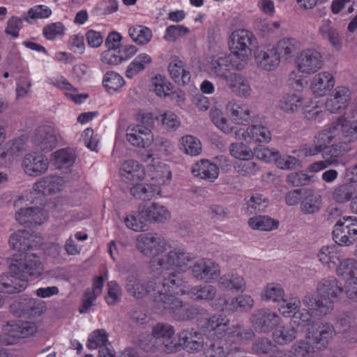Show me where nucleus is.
Listing matches in <instances>:
<instances>
[{"label":"nucleus","mask_w":357,"mask_h":357,"mask_svg":"<svg viewBox=\"0 0 357 357\" xmlns=\"http://www.w3.org/2000/svg\"><path fill=\"white\" fill-rule=\"evenodd\" d=\"M52 15L51 9L45 5H37L31 8L25 14L23 20L32 24L38 19H45Z\"/></svg>","instance_id":"60"},{"label":"nucleus","mask_w":357,"mask_h":357,"mask_svg":"<svg viewBox=\"0 0 357 357\" xmlns=\"http://www.w3.org/2000/svg\"><path fill=\"white\" fill-rule=\"evenodd\" d=\"M192 173L195 176L213 182L219 175V168L208 160H201L192 166Z\"/></svg>","instance_id":"29"},{"label":"nucleus","mask_w":357,"mask_h":357,"mask_svg":"<svg viewBox=\"0 0 357 357\" xmlns=\"http://www.w3.org/2000/svg\"><path fill=\"white\" fill-rule=\"evenodd\" d=\"M353 146H349L348 144L340 142L337 144L328 146L323 151L322 156L331 166H337L339 164V157L350 151Z\"/></svg>","instance_id":"37"},{"label":"nucleus","mask_w":357,"mask_h":357,"mask_svg":"<svg viewBox=\"0 0 357 357\" xmlns=\"http://www.w3.org/2000/svg\"><path fill=\"white\" fill-rule=\"evenodd\" d=\"M182 273L174 269L168 271L167 273L162 275H154L155 277H162L164 278L162 286L160 283L158 284V288L156 289L157 296L160 295V292L165 293L166 295L187 294V282L178 276V273Z\"/></svg>","instance_id":"10"},{"label":"nucleus","mask_w":357,"mask_h":357,"mask_svg":"<svg viewBox=\"0 0 357 357\" xmlns=\"http://www.w3.org/2000/svg\"><path fill=\"white\" fill-rule=\"evenodd\" d=\"M334 226L333 238L339 245L348 246L357 240V218L344 217Z\"/></svg>","instance_id":"7"},{"label":"nucleus","mask_w":357,"mask_h":357,"mask_svg":"<svg viewBox=\"0 0 357 357\" xmlns=\"http://www.w3.org/2000/svg\"><path fill=\"white\" fill-rule=\"evenodd\" d=\"M216 294V287L208 284L195 285L188 290L187 292L188 297L194 301H205L210 302L215 298Z\"/></svg>","instance_id":"34"},{"label":"nucleus","mask_w":357,"mask_h":357,"mask_svg":"<svg viewBox=\"0 0 357 357\" xmlns=\"http://www.w3.org/2000/svg\"><path fill=\"white\" fill-rule=\"evenodd\" d=\"M138 213L144 221L149 223H163L171 218V212L156 202L139 206Z\"/></svg>","instance_id":"16"},{"label":"nucleus","mask_w":357,"mask_h":357,"mask_svg":"<svg viewBox=\"0 0 357 357\" xmlns=\"http://www.w3.org/2000/svg\"><path fill=\"white\" fill-rule=\"evenodd\" d=\"M319 261L328 268H335L337 256V246L335 245L322 246L317 254Z\"/></svg>","instance_id":"43"},{"label":"nucleus","mask_w":357,"mask_h":357,"mask_svg":"<svg viewBox=\"0 0 357 357\" xmlns=\"http://www.w3.org/2000/svg\"><path fill=\"white\" fill-rule=\"evenodd\" d=\"M155 118L151 113L142 115L141 123L132 124L126 130V139L130 144L137 148H146L153 142L152 128L154 127Z\"/></svg>","instance_id":"5"},{"label":"nucleus","mask_w":357,"mask_h":357,"mask_svg":"<svg viewBox=\"0 0 357 357\" xmlns=\"http://www.w3.org/2000/svg\"><path fill=\"white\" fill-rule=\"evenodd\" d=\"M261 297L266 301L274 303L284 301V291L279 284L269 283L264 288Z\"/></svg>","instance_id":"51"},{"label":"nucleus","mask_w":357,"mask_h":357,"mask_svg":"<svg viewBox=\"0 0 357 357\" xmlns=\"http://www.w3.org/2000/svg\"><path fill=\"white\" fill-rule=\"evenodd\" d=\"M234 137L237 140H243L250 143H268L271 139L270 130L264 125H252L247 128H238L234 131Z\"/></svg>","instance_id":"12"},{"label":"nucleus","mask_w":357,"mask_h":357,"mask_svg":"<svg viewBox=\"0 0 357 357\" xmlns=\"http://www.w3.org/2000/svg\"><path fill=\"white\" fill-rule=\"evenodd\" d=\"M53 84L56 87L66 91V95L75 103H82L87 98V94H77V90L66 79L61 78L56 79Z\"/></svg>","instance_id":"53"},{"label":"nucleus","mask_w":357,"mask_h":357,"mask_svg":"<svg viewBox=\"0 0 357 357\" xmlns=\"http://www.w3.org/2000/svg\"><path fill=\"white\" fill-rule=\"evenodd\" d=\"M155 307L159 310L168 312L173 319L178 321H191L199 316L204 317L206 310L194 305H183L182 301L174 295L160 292L155 298Z\"/></svg>","instance_id":"3"},{"label":"nucleus","mask_w":357,"mask_h":357,"mask_svg":"<svg viewBox=\"0 0 357 357\" xmlns=\"http://www.w3.org/2000/svg\"><path fill=\"white\" fill-rule=\"evenodd\" d=\"M152 59L150 55L146 53L139 54L136 58L128 65L126 75L128 78H132L139 73L143 71L148 65L151 63Z\"/></svg>","instance_id":"50"},{"label":"nucleus","mask_w":357,"mask_h":357,"mask_svg":"<svg viewBox=\"0 0 357 357\" xmlns=\"http://www.w3.org/2000/svg\"><path fill=\"white\" fill-rule=\"evenodd\" d=\"M31 235L26 230H18L10 235L8 243L10 248L20 253L29 252L33 245L31 243Z\"/></svg>","instance_id":"35"},{"label":"nucleus","mask_w":357,"mask_h":357,"mask_svg":"<svg viewBox=\"0 0 357 357\" xmlns=\"http://www.w3.org/2000/svg\"><path fill=\"white\" fill-rule=\"evenodd\" d=\"M317 298L307 294L302 299L303 304L313 310L317 314L324 316L332 312L334 303L343 293L341 283L335 278H324L320 280L316 287Z\"/></svg>","instance_id":"2"},{"label":"nucleus","mask_w":357,"mask_h":357,"mask_svg":"<svg viewBox=\"0 0 357 357\" xmlns=\"http://www.w3.org/2000/svg\"><path fill=\"white\" fill-rule=\"evenodd\" d=\"M65 185L64 179L58 176H48L36 181L33 189L38 194L47 195L56 193L63 190Z\"/></svg>","instance_id":"23"},{"label":"nucleus","mask_w":357,"mask_h":357,"mask_svg":"<svg viewBox=\"0 0 357 357\" xmlns=\"http://www.w3.org/2000/svg\"><path fill=\"white\" fill-rule=\"evenodd\" d=\"M22 167L27 175L38 176L47 172L49 162L45 155L33 152L25 155Z\"/></svg>","instance_id":"18"},{"label":"nucleus","mask_w":357,"mask_h":357,"mask_svg":"<svg viewBox=\"0 0 357 357\" xmlns=\"http://www.w3.org/2000/svg\"><path fill=\"white\" fill-rule=\"evenodd\" d=\"M120 174L125 182L135 184L144 178L145 172L144 167L138 162L130 160L122 164Z\"/></svg>","instance_id":"24"},{"label":"nucleus","mask_w":357,"mask_h":357,"mask_svg":"<svg viewBox=\"0 0 357 357\" xmlns=\"http://www.w3.org/2000/svg\"><path fill=\"white\" fill-rule=\"evenodd\" d=\"M268 206V199L261 194H255L246 200L245 211L253 214L264 211Z\"/></svg>","instance_id":"58"},{"label":"nucleus","mask_w":357,"mask_h":357,"mask_svg":"<svg viewBox=\"0 0 357 357\" xmlns=\"http://www.w3.org/2000/svg\"><path fill=\"white\" fill-rule=\"evenodd\" d=\"M301 43L295 38H283L280 40L275 48L279 56L289 59L300 49Z\"/></svg>","instance_id":"49"},{"label":"nucleus","mask_w":357,"mask_h":357,"mask_svg":"<svg viewBox=\"0 0 357 357\" xmlns=\"http://www.w3.org/2000/svg\"><path fill=\"white\" fill-rule=\"evenodd\" d=\"M158 284L154 280L143 281L137 275L131 274L126 278V289L128 293L135 298H142L147 294L155 298L157 296Z\"/></svg>","instance_id":"13"},{"label":"nucleus","mask_w":357,"mask_h":357,"mask_svg":"<svg viewBox=\"0 0 357 357\" xmlns=\"http://www.w3.org/2000/svg\"><path fill=\"white\" fill-rule=\"evenodd\" d=\"M255 59L258 67L266 71L274 70L280 64V59L274 46H264L255 52Z\"/></svg>","instance_id":"19"},{"label":"nucleus","mask_w":357,"mask_h":357,"mask_svg":"<svg viewBox=\"0 0 357 357\" xmlns=\"http://www.w3.org/2000/svg\"><path fill=\"white\" fill-rule=\"evenodd\" d=\"M231 51H238L249 55L250 47L255 40L253 34L245 29H239L234 31L230 36Z\"/></svg>","instance_id":"22"},{"label":"nucleus","mask_w":357,"mask_h":357,"mask_svg":"<svg viewBox=\"0 0 357 357\" xmlns=\"http://www.w3.org/2000/svg\"><path fill=\"white\" fill-rule=\"evenodd\" d=\"M298 70L303 74L311 75L321 68L323 58L314 49H305L300 52L296 60Z\"/></svg>","instance_id":"11"},{"label":"nucleus","mask_w":357,"mask_h":357,"mask_svg":"<svg viewBox=\"0 0 357 357\" xmlns=\"http://www.w3.org/2000/svg\"><path fill=\"white\" fill-rule=\"evenodd\" d=\"M236 172L243 176L250 177L259 172V165L251 159H245L234 166Z\"/></svg>","instance_id":"64"},{"label":"nucleus","mask_w":357,"mask_h":357,"mask_svg":"<svg viewBox=\"0 0 357 357\" xmlns=\"http://www.w3.org/2000/svg\"><path fill=\"white\" fill-rule=\"evenodd\" d=\"M36 330L35 324L30 321L9 323L4 328L6 333L14 338H25L34 334Z\"/></svg>","instance_id":"30"},{"label":"nucleus","mask_w":357,"mask_h":357,"mask_svg":"<svg viewBox=\"0 0 357 357\" xmlns=\"http://www.w3.org/2000/svg\"><path fill=\"white\" fill-rule=\"evenodd\" d=\"M58 136V129L54 124H45L36 129L32 143L38 150L49 152L56 146Z\"/></svg>","instance_id":"9"},{"label":"nucleus","mask_w":357,"mask_h":357,"mask_svg":"<svg viewBox=\"0 0 357 357\" xmlns=\"http://www.w3.org/2000/svg\"><path fill=\"white\" fill-rule=\"evenodd\" d=\"M9 270L18 280L24 282L26 287L29 281L43 275L44 266L40 257L29 251L15 255L9 265Z\"/></svg>","instance_id":"4"},{"label":"nucleus","mask_w":357,"mask_h":357,"mask_svg":"<svg viewBox=\"0 0 357 357\" xmlns=\"http://www.w3.org/2000/svg\"><path fill=\"white\" fill-rule=\"evenodd\" d=\"M181 149L188 155L195 156L201 153L202 144L200 141L192 135L183 137L181 139Z\"/></svg>","instance_id":"59"},{"label":"nucleus","mask_w":357,"mask_h":357,"mask_svg":"<svg viewBox=\"0 0 357 357\" xmlns=\"http://www.w3.org/2000/svg\"><path fill=\"white\" fill-rule=\"evenodd\" d=\"M210 118L213 123L223 132L229 134L233 132V127L222 110L212 109L210 111Z\"/></svg>","instance_id":"55"},{"label":"nucleus","mask_w":357,"mask_h":357,"mask_svg":"<svg viewBox=\"0 0 357 357\" xmlns=\"http://www.w3.org/2000/svg\"><path fill=\"white\" fill-rule=\"evenodd\" d=\"M160 192V188L157 185L138 184L130 188L131 195L137 199H151Z\"/></svg>","instance_id":"47"},{"label":"nucleus","mask_w":357,"mask_h":357,"mask_svg":"<svg viewBox=\"0 0 357 357\" xmlns=\"http://www.w3.org/2000/svg\"><path fill=\"white\" fill-rule=\"evenodd\" d=\"M249 226L253 229L271 231L278 226V222L266 215H257L248 220Z\"/></svg>","instance_id":"52"},{"label":"nucleus","mask_w":357,"mask_h":357,"mask_svg":"<svg viewBox=\"0 0 357 357\" xmlns=\"http://www.w3.org/2000/svg\"><path fill=\"white\" fill-rule=\"evenodd\" d=\"M337 324L344 333V338L351 342L357 341V323L351 314H342L337 318Z\"/></svg>","instance_id":"40"},{"label":"nucleus","mask_w":357,"mask_h":357,"mask_svg":"<svg viewBox=\"0 0 357 357\" xmlns=\"http://www.w3.org/2000/svg\"><path fill=\"white\" fill-rule=\"evenodd\" d=\"M150 166V172H151V178L155 180V183L159 188L161 185L169 182L172 178V172L168 166L165 164L158 162L157 165L149 164Z\"/></svg>","instance_id":"46"},{"label":"nucleus","mask_w":357,"mask_h":357,"mask_svg":"<svg viewBox=\"0 0 357 357\" xmlns=\"http://www.w3.org/2000/svg\"><path fill=\"white\" fill-rule=\"evenodd\" d=\"M26 289L24 282L18 280V278L13 274H0V293L15 294Z\"/></svg>","instance_id":"38"},{"label":"nucleus","mask_w":357,"mask_h":357,"mask_svg":"<svg viewBox=\"0 0 357 357\" xmlns=\"http://www.w3.org/2000/svg\"><path fill=\"white\" fill-rule=\"evenodd\" d=\"M340 135V130L335 123L330 127L324 129L317 133L314 137L313 142L321 145L324 150L327 145L336 140Z\"/></svg>","instance_id":"45"},{"label":"nucleus","mask_w":357,"mask_h":357,"mask_svg":"<svg viewBox=\"0 0 357 357\" xmlns=\"http://www.w3.org/2000/svg\"><path fill=\"white\" fill-rule=\"evenodd\" d=\"M351 98V93L345 86H338L335 89L333 96L326 102V108L331 113H337L345 107Z\"/></svg>","instance_id":"28"},{"label":"nucleus","mask_w":357,"mask_h":357,"mask_svg":"<svg viewBox=\"0 0 357 357\" xmlns=\"http://www.w3.org/2000/svg\"><path fill=\"white\" fill-rule=\"evenodd\" d=\"M248 56L238 51H231V54L225 56V58L229 70H241L247 65Z\"/></svg>","instance_id":"61"},{"label":"nucleus","mask_w":357,"mask_h":357,"mask_svg":"<svg viewBox=\"0 0 357 357\" xmlns=\"http://www.w3.org/2000/svg\"><path fill=\"white\" fill-rule=\"evenodd\" d=\"M45 302L33 298H20L10 305V312L17 317H34L40 316L45 310Z\"/></svg>","instance_id":"8"},{"label":"nucleus","mask_w":357,"mask_h":357,"mask_svg":"<svg viewBox=\"0 0 357 357\" xmlns=\"http://www.w3.org/2000/svg\"><path fill=\"white\" fill-rule=\"evenodd\" d=\"M296 335L297 331L291 324L278 326L272 334L273 341L280 345L292 342L296 339Z\"/></svg>","instance_id":"41"},{"label":"nucleus","mask_w":357,"mask_h":357,"mask_svg":"<svg viewBox=\"0 0 357 357\" xmlns=\"http://www.w3.org/2000/svg\"><path fill=\"white\" fill-rule=\"evenodd\" d=\"M171 78L179 85H185L190 81L191 73L186 63L178 58L173 59L168 66Z\"/></svg>","instance_id":"25"},{"label":"nucleus","mask_w":357,"mask_h":357,"mask_svg":"<svg viewBox=\"0 0 357 357\" xmlns=\"http://www.w3.org/2000/svg\"><path fill=\"white\" fill-rule=\"evenodd\" d=\"M190 255H192L190 254ZM192 261L189 263V268L187 271L190 268L192 275L196 280L210 283L220 278L221 275L220 267L213 260L208 258H202L195 262L192 266H190Z\"/></svg>","instance_id":"6"},{"label":"nucleus","mask_w":357,"mask_h":357,"mask_svg":"<svg viewBox=\"0 0 357 357\" xmlns=\"http://www.w3.org/2000/svg\"><path fill=\"white\" fill-rule=\"evenodd\" d=\"M111 344L108 342V334L104 329H98L92 332L88 338L86 347L90 349H100L103 347H109Z\"/></svg>","instance_id":"54"},{"label":"nucleus","mask_w":357,"mask_h":357,"mask_svg":"<svg viewBox=\"0 0 357 357\" xmlns=\"http://www.w3.org/2000/svg\"><path fill=\"white\" fill-rule=\"evenodd\" d=\"M335 125L340 130L344 144L349 146L357 142V121L350 120H337Z\"/></svg>","instance_id":"36"},{"label":"nucleus","mask_w":357,"mask_h":357,"mask_svg":"<svg viewBox=\"0 0 357 357\" xmlns=\"http://www.w3.org/2000/svg\"><path fill=\"white\" fill-rule=\"evenodd\" d=\"M229 150L231 156L240 160L252 159L254 157L252 149L243 142L231 143Z\"/></svg>","instance_id":"62"},{"label":"nucleus","mask_w":357,"mask_h":357,"mask_svg":"<svg viewBox=\"0 0 357 357\" xmlns=\"http://www.w3.org/2000/svg\"><path fill=\"white\" fill-rule=\"evenodd\" d=\"M307 101L301 94L287 93L280 100L279 107L281 110L287 114H294L301 110Z\"/></svg>","instance_id":"33"},{"label":"nucleus","mask_w":357,"mask_h":357,"mask_svg":"<svg viewBox=\"0 0 357 357\" xmlns=\"http://www.w3.org/2000/svg\"><path fill=\"white\" fill-rule=\"evenodd\" d=\"M339 265L335 266L336 273L346 280L354 276L355 271L357 269V261L352 258H347L340 260Z\"/></svg>","instance_id":"56"},{"label":"nucleus","mask_w":357,"mask_h":357,"mask_svg":"<svg viewBox=\"0 0 357 357\" xmlns=\"http://www.w3.org/2000/svg\"><path fill=\"white\" fill-rule=\"evenodd\" d=\"M321 197L312 190H305L301 203V210L304 214H313L320 210Z\"/></svg>","instance_id":"39"},{"label":"nucleus","mask_w":357,"mask_h":357,"mask_svg":"<svg viewBox=\"0 0 357 357\" xmlns=\"http://www.w3.org/2000/svg\"><path fill=\"white\" fill-rule=\"evenodd\" d=\"M227 83L228 87L237 96L248 98L251 93L252 89L249 82L241 74L233 73L229 75L227 78Z\"/></svg>","instance_id":"31"},{"label":"nucleus","mask_w":357,"mask_h":357,"mask_svg":"<svg viewBox=\"0 0 357 357\" xmlns=\"http://www.w3.org/2000/svg\"><path fill=\"white\" fill-rule=\"evenodd\" d=\"M54 155L56 165L60 169L68 167L75 162V155L72 149H60L56 151Z\"/></svg>","instance_id":"63"},{"label":"nucleus","mask_w":357,"mask_h":357,"mask_svg":"<svg viewBox=\"0 0 357 357\" xmlns=\"http://www.w3.org/2000/svg\"><path fill=\"white\" fill-rule=\"evenodd\" d=\"M158 350L166 353L176 351L177 343L174 338V328L167 324L158 323L152 328Z\"/></svg>","instance_id":"14"},{"label":"nucleus","mask_w":357,"mask_h":357,"mask_svg":"<svg viewBox=\"0 0 357 357\" xmlns=\"http://www.w3.org/2000/svg\"><path fill=\"white\" fill-rule=\"evenodd\" d=\"M335 335V331L333 325L329 324H324L318 330V335L315 337L314 341L319 349L326 347L330 340Z\"/></svg>","instance_id":"57"},{"label":"nucleus","mask_w":357,"mask_h":357,"mask_svg":"<svg viewBox=\"0 0 357 357\" xmlns=\"http://www.w3.org/2000/svg\"><path fill=\"white\" fill-rule=\"evenodd\" d=\"M218 280L219 288L227 291L243 293L247 288L245 278L236 271L220 275Z\"/></svg>","instance_id":"20"},{"label":"nucleus","mask_w":357,"mask_h":357,"mask_svg":"<svg viewBox=\"0 0 357 357\" xmlns=\"http://www.w3.org/2000/svg\"><path fill=\"white\" fill-rule=\"evenodd\" d=\"M357 190V181L347 183L336 187L333 192V199L338 203L351 201L354 192Z\"/></svg>","instance_id":"48"},{"label":"nucleus","mask_w":357,"mask_h":357,"mask_svg":"<svg viewBox=\"0 0 357 357\" xmlns=\"http://www.w3.org/2000/svg\"><path fill=\"white\" fill-rule=\"evenodd\" d=\"M335 84V79L331 73L321 72L316 75L311 82V89L317 96H323L327 93Z\"/></svg>","instance_id":"27"},{"label":"nucleus","mask_w":357,"mask_h":357,"mask_svg":"<svg viewBox=\"0 0 357 357\" xmlns=\"http://www.w3.org/2000/svg\"><path fill=\"white\" fill-rule=\"evenodd\" d=\"M135 247L143 256L151 257L149 268L153 275H162L174 269L186 272L192 259L190 253L181 248H172L158 233L146 232L137 235Z\"/></svg>","instance_id":"1"},{"label":"nucleus","mask_w":357,"mask_h":357,"mask_svg":"<svg viewBox=\"0 0 357 357\" xmlns=\"http://www.w3.org/2000/svg\"><path fill=\"white\" fill-rule=\"evenodd\" d=\"M178 343L188 352L194 353L202 349L204 339L199 332L193 328H187L179 333Z\"/></svg>","instance_id":"21"},{"label":"nucleus","mask_w":357,"mask_h":357,"mask_svg":"<svg viewBox=\"0 0 357 357\" xmlns=\"http://www.w3.org/2000/svg\"><path fill=\"white\" fill-rule=\"evenodd\" d=\"M128 35L134 43L139 45H147L153 38V32L150 28L139 24L130 26Z\"/></svg>","instance_id":"42"},{"label":"nucleus","mask_w":357,"mask_h":357,"mask_svg":"<svg viewBox=\"0 0 357 357\" xmlns=\"http://www.w3.org/2000/svg\"><path fill=\"white\" fill-rule=\"evenodd\" d=\"M230 320L222 314H214L207 319L206 328L208 331V337L214 342L226 341L229 331Z\"/></svg>","instance_id":"17"},{"label":"nucleus","mask_w":357,"mask_h":357,"mask_svg":"<svg viewBox=\"0 0 357 357\" xmlns=\"http://www.w3.org/2000/svg\"><path fill=\"white\" fill-rule=\"evenodd\" d=\"M226 109L234 123L246 125L250 122L251 111L248 105L231 100L227 104Z\"/></svg>","instance_id":"26"},{"label":"nucleus","mask_w":357,"mask_h":357,"mask_svg":"<svg viewBox=\"0 0 357 357\" xmlns=\"http://www.w3.org/2000/svg\"><path fill=\"white\" fill-rule=\"evenodd\" d=\"M255 332L239 324L233 325L228 331L225 342L245 344L253 340Z\"/></svg>","instance_id":"32"},{"label":"nucleus","mask_w":357,"mask_h":357,"mask_svg":"<svg viewBox=\"0 0 357 357\" xmlns=\"http://www.w3.org/2000/svg\"><path fill=\"white\" fill-rule=\"evenodd\" d=\"M279 315L268 308L256 310L251 316L250 322L258 333H268L280 322Z\"/></svg>","instance_id":"15"},{"label":"nucleus","mask_w":357,"mask_h":357,"mask_svg":"<svg viewBox=\"0 0 357 357\" xmlns=\"http://www.w3.org/2000/svg\"><path fill=\"white\" fill-rule=\"evenodd\" d=\"M318 34L323 39L328 40L334 47L340 45L339 33L333 26L332 22L328 19L323 20L321 22L318 29Z\"/></svg>","instance_id":"44"}]
</instances>
